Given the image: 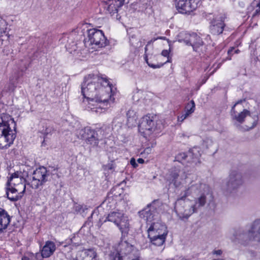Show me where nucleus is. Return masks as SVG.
<instances>
[{
  "mask_svg": "<svg viewBox=\"0 0 260 260\" xmlns=\"http://www.w3.org/2000/svg\"><path fill=\"white\" fill-rule=\"evenodd\" d=\"M194 111H192V110H185V114H188L187 115V116H189L192 113H193L194 112Z\"/></svg>",
  "mask_w": 260,
  "mask_h": 260,
  "instance_id": "37",
  "label": "nucleus"
},
{
  "mask_svg": "<svg viewBox=\"0 0 260 260\" xmlns=\"http://www.w3.org/2000/svg\"><path fill=\"white\" fill-rule=\"evenodd\" d=\"M76 260H99L98 254L93 248L83 250Z\"/></svg>",
  "mask_w": 260,
  "mask_h": 260,
  "instance_id": "23",
  "label": "nucleus"
},
{
  "mask_svg": "<svg viewBox=\"0 0 260 260\" xmlns=\"http://www.w3.org/2000/svg\"><path fill=\"white\" fill-rule=\"evenodd\" d=\"M198 0H176V7L180 13L186 14L196 9Z\"/></svg>",
  "mask_w": 260,
  "mask_h": 260,
  "instance_id": "18",
  "label": "nucleus"
},
{
  "mask_svg": "<svg viewBox=\"0 0 260 260\" xmlns=\"http://www.w3.org/2000/svg\"><path fill=\"white\" fill-rule=\"evenodd\" d=\"M16 124L13 119L7 121L0 119V149H7L13 143L16 138Z\"/></svg>",
  "mask_w": 260,
  "mask_h": 260,
  "instance_id": "5",
  "label": "nucleus"
},
{
  "mask_svg": "<svg viewBox=\"0 0 260 260\" xmlns=\"http://www.w3.org/2000/svg\"><path fill=\"white\" fill-rule=\"evenodd\" d=\"M175 204V211L180 219H187L207 203L213 201V196L209 186L200 179L192 181L181 192Z\"/></svg>",
  "mask_w": 260,
  "mask_h": 260,
  "instance_id": "1",
  "label": "nucleus"
},
{
  "mask_svg": "<svg viewBox=\"0 0 260 260\" xmlns=\"http://www.w3.org/2000/svg\"><path fill=\"white\" fill-rule=\"evenodd\" d=\"M17 83V78H10V82L5 87V89L7 91L13 92L14 91Z\"/></svg>",
  "mask_w": 260,
  "mask_h": 260,
  "instance_id": "29",
  "label": "nucleus"
},
{
  "mask_svg": "<svg viewBox=\"0 0 260 260\" xmlns=\"http://www.w3.org/2000/svg\"><path fill=\"white\" fill-rule=\"evenodd\" d=\"M49 172L44 167L36 169L32 173V179L30 186L32 188L37 189L48 181Z\"/></svg>",
  "mask_w": 260,
  "mask_h": 260,
  "instance_id": "15",
  "label": "nucleus"
},
{
  "mask_svg": "<svg viewBox=\"0 0 260 260\" xmlns=\"http://www.w3.org/2000/svg\"><path fill=\"white\" fill-rule=\"evenodd\" d=\"M185 109L194 111L195 103H194V101L191 100L189 103H188L185 106Z\"/></svg>",
  "mask_w": 260,
  "mask_h": 260,
  "instance_id": "32",
  "label": "nucleus"
},
{
  "mask_svg": "<svg viewBox=\"0 0 260 260\" xmlns=\"http://www.w3.org/2000/svg\"><path fill=\"white\" fill-rule=\"evenodd\" d=\"M151 151V149L150 148H147L145 149V151L147 153H149V152Z\"/></svg>",
  "mask_w": 260,
  "mask_h": 260,
  "instance_id": "40",
  "label": "nucleus"
},
{
  "mask_svg": "<svg viewBox=\"0 0 260 260\" xmlns=\"http://www.w3.org/2000/svg\"><path fill=\"white\" fill-rule=\"evenodd\" d=\"M8 28V23L6 20L3 19L0 15V34L3 35L6 32Z\"/></svg>",
  "mask_w": 260,
  "mask_h": 260,
  "instance_id": "31",
  "label": "nucleus"
},
{
  "mask_svg": "<svg viewBox=\"0 0 260 260\" xmlns=\"http://www.w3.org/2000/svg\"><path fill=\"white\" fill-rule=\"evenodd\" d=\"M167 235V234L155 235V233L151 232L150 234L148 235V237L152 244L160 246L164 243Z\"/></svg>",
  "mask_w": 260,
  "mask_h": 260,
  "instance_id": "27",
  "label": "nucleus"
},
{
  "mask_svg": "<svg viewBox=\"0 0 260 260\" xmlns=\"http://www.w3.org/2000/svg\"><path fill=\"white\" fill-rule=\"evenodd\" d=\"M230 238L233 241L238 240L243 244H246L251 241L259 242L260 218L253 222L247 232L244 233L241 231L235 232Z\"/></svg>",
  "mask_w": 260,
  "mask_h": 260,
  "instance_id": "6",
  "label": "nucleus"
},
{
  "mask_svg": "<svg viewBox=\"0 0 260 260\" xmlns=\"http://www.w3.org/2000/svg\"><path fill=\"white\" fill-rule=\"evenodd\" d=\"M161 125L154 121L153 117L146 115L143 117L139 124V132L144 135V137L150 136L154 132L160 130Z\"/></svg>",
  "mask_w": 260,
  "mask_h": 260,
  "instance_id": "9",
  "label": "nucleus"
},
{
  "mask_svg": "<svg viewBox=\"0 0 260 260\" xmlns=\"http://www.w3.org/2000/svg\"><path fill=\"white\" fill-rule=\"evenodd\" d=\"M78 138L85 141L86 144L91 147H96L99 143V139L97 132L89 127L80 129L77 133Z\"/></svg>",
  "mask_w": 260,
  "mask_h": 260,
  "instance_id": "12",
  "label": "nucleus"
},
{
  "mask_svg": "<svg viewBox=\"0 0 260 260\" xmlns=\"http://www.w3.org/2000/svg\"><path fill=\"white\" fill-rule=\"evenodd\" d=\"M116 202L113 199L108 198L103 203V205L107 206V210L114 209L115 207Z\"/></svg>",
  "mask_w": 260,
  "mask_h": 260,
  "instance_id": "30",
  "label": "nucleus"
},
{
  "mask_svg": "<svg viewBox=\"0 0 260 260\" xmlns=\"http://www.w3.org/2000/svg\"><path fill=\"white\" fill-rule=\"evenodd\" d=\"M124 0H104V8L106 13L114 15L117 13L118 8L123 4Z\"/></svg>",
  "mask_w": 260,
  "mask_h": 260,
  "instance_id": "20",
  "label": "nucleus"
},
{
  "mask_svg": "<svg viewBox=\"0 0 260 260\" xmlns=\"http://www.w3.org/2000/svg\"><path fill=\"white\" fill-rule=\"evenodd\" d=\"M55 250V243L52 241H47L41 250V254L37 253V256H39V260H43V258H48L52 255Z\"/></svg>",
  "mask_w": 260,
  "mask_h": 260,
  "instance_id": "22",
  "label": "nucleus"
},
{
  "mask_svg": "<svg viewBox=\"0 0 260 260\" xmlns=\"http://www.w3.org/2000/svg\"><path fill=\"white\" fill-rule=\"evenodd\" d=\"M222 253L221 250H217L214 251V253L217 255H220Z\"/></svg>",
  "mask_w": 260,
  "mask_h": 260,
  "instance_id": "38",
  "label": "nucleus"
},
{
  "mask_svg": "<svg viewBox=\"0 0 260 260\" xmlns=\"http://www.w3.org/2000/svg\"><path fill=\"white\" fill-rule=\"evenodd\" d=\"M2 35H1V34H0V37H1V36H2Z\"/></svg>",
  "mask_w": 260,
  "mask_h": 260,
  "instance_id": "45",
  "label": "nucleus"
},
{
  "mask_svg": "<svg viewBox=\"0 0 260 260\" xmlns=\"http://www.w3.org/2000/svg\"><path fill=\"white\" fill-rule=\"evenodd\" d=\"M127 124L129 126H135L137 124V116L136 113L133 110H129L127 113Z\"/></svg>",
  "mask_w": 260,
  "mask_h": 260,
  "instance_id": "28",
  "label": "nucleus"
},
{
  "mask_svg": "<svg viewBox=\"0 0 260 260\" xmlns=\"http://www.w3.org/2000/svg\"><path fill=\"white\" fill-rule=\"evenodd\" d=\"M201 155L200 150L198 147H193L189 150L187 154L180 153L175 157V160L185 165V161L189 163L192 167H194L200 163V158Z\"/></svg>",
  "mask_w": 260,
  "mask_h": 260,
  "instance_id": "10",
  "label": "nucleus"
},
{
  "mask_svg": "<svg viewBox=\"0 0 260 260\" xmlns=\"http://www.w3.org/2000/svg\"><path fill=\"white\" fill-rule=\"evenodd\" d=\"M100 130H101L102 131H103L104 133H105L106 134H108L109 132L111 130V127L109 125L104 124L100 128Z\"/></svg>",
  "mask_w": 260,
  "mask_h": 260,
  "instance_id": "33",
  "label": "nucleus"
},
{
  "mask_svg": "<svg viewBox=\"0 0 260 260\" xmlns=\"http://www.w3.org/2000/svg\"><path fill=\"white\" fill-rule=\"evenodd\" d=\"M158 200H154L151 203L139 212L140 218L143 219L147 225L158 218L157 207L159 205Z\"/></svg>",
  "mask_w": 260,
  "mask_h": 260,
  "instance_id": "14",
  "label": "nucleus"
},
{
  "mask_svg": "<svg viewBox=\"0 0 260 260\" xmlns=\"http://www.w3.org/2000/svg\"><path fill=\"white\" fill-rule=\"evenodd\" d=\"M157 218L156 220L152 221L148 224L149 227L148 229V234L150 235V232H153L155 235L168 234L167 228L166 225L161 223Z\"/></svg>",
  "mask_w": 260,
  "mask_h": 260,
  "instance_id": "21",
  "label": "nucleus"
},
{
  "mask_svg": "<svg viewBox=\"0 0 260 260\" xmlns=\"http://www.w3.org/2000/svg\"><path fill=\"white\" fill-rule=\"evenodd\" d=\"M130 164L134 168H136L138 166L135 158H132L131 159Z\"/></svg>",
  "mask_w": 260,
  "mask_h": 260,
  "instance_id": "36",
  "label": "nucleus"
},
{
  "mask_svg": "<svg viewBox=\"0 0 260 260\" xmlns=\"http://www.w3.org/2000/svg\"><path fill=\"white\" fill-rule=\"evenodd\" d=\"M245 100H239L232 107L231 110V116L233 120L239 123H242L245 118H247V124L245 125L244 131H249L253 128L256 125L258 120V115H251L250 112L244 108L242 103Z\"/></svg>",
  "mask_w": 260,
  "mask_h": 260,
  "instance_id": "4",
  "label": "nucleus"
},
{
  "mask_svg": "<svg viewBox=\"0 0 260 260\" xmlns=\"http://www.w3.org/2000/svg\"><path fill=\"white\" fill-rule=\"evenodd\" d=\"M160 57V55H157V58L158 59V58H159Z\"/></svg>",
  "mask_w": 260,
  "mask_h": 260,
  "instance_id": "43",
  "label": "nucleus"
},
{
  "mask_svg": "<svg viewBox=\"0 0 260 260\" xmlns=\"http://www.w3.org/2000/svg\"><path fill=\"white\" fill-rule=\"evenodd\" d=\"M225 16L223 14L216 16L211 21L210 31L212 34L218 35L221 34L225 26L224 20Z\"/></svg>",
  "mask_w": 260,
  "mask_h": 260,
  "instance_id": "19",
  "label": "nucleus"
},
{
  "mask_svg": "<svg viewBox=\"0 0 260 260\" xmlns=\"http://www.w3.org/2000/svg\"><path fill=\"white\" fill-rule=\"evenodd\" d=\"M35 258L37 259V260H39L40 259V257L39 256H37V253L36 254V255H35Z\"/></svg>",
  "mask_w": 260,
  "mask_h": 260,
  "instance_id": "41",
  "label": "nucleus"
},
{
  "mask_svg": "<svg viewBox=\"0 0 260 260\" xmlns=\"http://www.w3.org/2000/svg\"><path fill=\"white\" fill-rule=\"evenodd\" d=\"M157 39H153L151 40L150 41H149L147 43V44L146 45L145 48V60L146 62L147 63L148 65L153 68V69H157L163 66V65L167 62H170V59H169V51L168 50H164L162 51L161 53V55L164 57H167V59L164 62H159L157 63L156 64L151 63V62H149L148 61V57L150 58V59L152 58V57L153 56L152 53L151 51H149L148 47L149 46H151L152 48L153 47V46L151 44L154 42L155 40H156Z\"/></svg>",
  "mask_w": 260,
  "mask_h": 260,
  "instance_id": "17",
  "label": "nucleus"
},
{
  "mask_svg": "<svg viewBox=\"0 0 260 260\" xmlns=\"http://www.w3.org/2000/svg\"><path fill=\"white\" fill-rule=\"evenodd\" d=\"M139 251L126 241H121L117 246V252L110 255L112 260H139Z\"/></svg>",
  "mask_w": 260,
  "mask_h": 260,
  "instance_id": "7",
  "label": "nucleus"
},
{
  "mask_svg": "<svg viewBox=\"0 0 260 260\" xmlns=\"http://www.w3.org/2000/svg\"><path fill=\"white\" fill-rule=\"evenodd\" d=\"M239 52V49H235L234 47H232L228 51V53L229 55H231L233 54V53L238 54Z\"/></svg>",
  "mask_w": 260,
  "mask_h": 260,
  "instance_id": "34",
  "label": "nucleus"
},
{
  "mask_svg": "<svg viewBox=\"0 0 260 260\" xmlns=\"http://www.w3.org/2000/svg\"><path fill=\"white\" fill-rule=\"evenodd\" d=\"M137 161L139 163V164H143L144 163V160L142 158H139L137 159Z\"/></svg>",
  "mask_w": 260,
  "mask_h": 260,
  "instance_id": "39",
  "label": "nucleus"
},
{
  "mask_svg": "<svg viewBox=\"0 0 260 260\" xmlns=\"http://www.w3.org/2000/svg\"><path fill=\"white\" fill-rule=\"evenodd\" d=\"M158 39H165V37H159Z\"/></svg>",
  "mask_w": 260,
  "mask_h": 260,
  "instance_id": "42",
  "label": "nucleus"
},
{
  "mask_svg": "<svg viewBox=\"0 0 260 260\" xmlns=\"http://www.w3.org/2000/svg\"><path fill=\"white\" fill-rule=\"evenodd\" d=\"M178 41L183 42L187 45L191 46L195 51H197L198 48L203 45V42L201 38L195 33L190 34L185 32H180Z\"/></svg>",
  "mask_w": 260,
  "mask_h": 260,
  "instance_id": "16",
  "label": "nucleus"
},
{
  "mask_svg": "<svg viewBox=\"0 0 260 260\" xmlns=\"http://www.w3.org/2000/svg\"><path fill=\"white\" fill-rule=\"evenodd\" d=\"M21 172H17L11 175L6 183V194L12 201L20 200L26 189V180Z\"/></svg>",
  "mask_w": 260,
  "mask_h": 260,
  "instance_id": "3",
  "label": "nucleus"
},
{
  "mask_svg": "<svg viewBox=\"0 0 260 260\" xmlns=\"http://www.w3.org/2000/svg\"><path fill=\"white\" fill-rule=\"evenodd\" d=\"M247 14L252 18L260 15V0H254L247 8Z\"/></svg>",
  "mask_w": 260,
  "mask_h": 260,
  "instance_id": "25",
  "label": "nucleus"
},
{
  "mask_svg": "<svg viewBox=\"0 0 260 260\" xmlns=\"http://www.w3.org/2000/svg\"><path fill=\"white\" fill-rule=\"evenodd\" d=\"M10 222V217L8 213L0 208V232L6 229Z\"/></svg>",
  "mask_w": 260,
  "mask_h": 260,
  "instance_id": "26",
  "label": "nucleus"
},
{
  "mask_svg": "<svg viewBox=\"0 0 260 260\" xmlns=\"http://www.w3.org/2000/svg\"><path fill=\"white\" fill-rule=\"evenodd\" d=\"M112 85L103 77L96 75L85 78L82 84L81 92L83 103L87 108L97 113H101L103 110L109 108L114 102L112 95Z\"/></svg>",
  "mask_w": 260,
  "mask_h": 260,
  "instance_id": "2",
  "label": "nucleus"
},
{
  "mask_svg": "<svg viewBox=\"0 0 260 260\" xmlns=\"http://www.w3.org/2000/svg\"><path fill=\"white\" fill-rule=\"evenodd\" d=\"M184 135L183 134H181V137H184Z\"/></svg>",
  "mask_w": 260,
  "mask_h": 260,
  "instance_id": "44",
  "label": "nucleus"
},
{
  "mask_svg": "<svg viewBox=\"0 0 260 260\" xmlns=\"http://www.w3.org/2000/svg\"><path fill=\"white\" fill-rule=\"evenodd\" d=\"M244 183L243 177L241 173L232 171L227 179L223 183L222 189L224 193L229 195L237 190Z\"/></svg>",
  "mask_w": 260,
  "mask_h": 260,
  "instance_id": "8",
  "label": "nucleus"
},
{
  "mask_svg": "<svg viewBox=\"0 0 260 260\" xmlns=\"http://www.w3.org/2000/svg\"><path fill=\"white\" fill-rule=\"evenodd\" d=\"M85 41L89 45H95L97 48L104 47L107 44V39L103 32L95 29L88 30L87 37Z\"/></svg>",
  "mask_w": 260,
  "mask_h": 260,
  "instance_id": "11",
  "label": "nucleus"
},
{
  "mask_svg": "<svg viewBox=\"0 0 260 260\" xmlns=\"http://www.w3.org/2000/svg\"><path fill=\"white\" fill-rule=\"evenodd\" d=\"M187 115V114H185L184 113L182 114L181 116H178V121L181 122H183L187 117H188Z\"/></svg>",
  "mask_w": 260,
  "mask_h": 260,
  "instance_id": "35",
  "label": "nucleus"
},
{
  "mask_svg": "<svg viewBox=\"0 0 260 260\" xmlns=\"http://www.w3.org/2000/svg\"><path fill=\"white\" fill-rule=\"evenodd\" d=\"M107 220L113 222L118 226L122 234L128 232L129 224L127 220L121 212L119 211L111 212L108 214L105 221Z\"/></svg>",
  "mask_w": 260,
  "mask_h": 260,
  "instance_id": "13",
  "label": "nucleus"
},
{
  "mask_svg": "<svg viewBox=\"0 0 260 260\" xmlns=\"http://www.w3.org/2000/svg\"><path fill=\"white\" fill-rule=\"evenodd\" d=\"M181 173H183L182 171L176 169H173L170 172L168 179L170 182L173 183L175 187H178L181 184L183 180Z\"/></svg>",
  "mask_w": 260,
  "mask_h": 260,
  "instance_id": "24",
  "label": "nucleus"
}]
</instances>
